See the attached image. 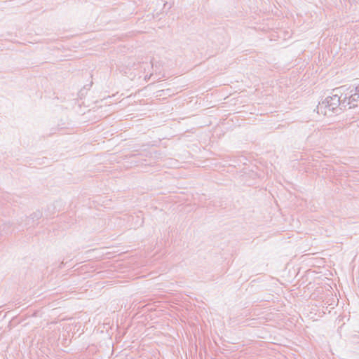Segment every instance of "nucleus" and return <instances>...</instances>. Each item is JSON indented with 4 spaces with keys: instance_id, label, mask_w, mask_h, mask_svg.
<instances>
[{
    "instance_id": "1",
    "label": "nucleus",
    "mask_w": 359,
    "mask_h": 359,
    "mask_svg": "<svg viewBox=\"0 0 359 359\" xmlns=\"http://www.w3.org/2000/svg\"><path fill=\"white\" fill-rule=\"evenodd\" d=\"M344 87L336 88L332 90L331 95L327 97L323 101L319 102L317 106V112L325 116H332L334 113H338V111L346 107L345 97L341 100L340 95H342Z\"/></svg>"
},
{
    "instance_id": "2",
    "label": "nucleus",
    "mask_w": 359,
    "mask_h": 359,
    "mask_svg": "<svg viewBox=\"0 0 359 359\" xmlns=\"http://www.w3.org/2000/svg\"><path fill=\"white\" fill-rule=\"evenodd\" d=\"M359 98V93H355L353 94H351L349 97L348 98V101L346 100V104L349 105L351 104L352 102H355Z\"/></svg>"
},
{
    "instance_id": "3",
    "label": "nucleus",
    "mask_w": 359,
    "mask_h": 359,
    "mask_svg": "<svg viewBox=\"0 0 359 359\" xmlns=\"http://www.w3.org/2000/svg\"><path fill=\"white\" fill-rule=\"evenodd\" d=\"M30 217L32 220L39 219L41 217V214L39 212H34Z\"/></svg>"
},
{
    "instance_id": "4",
    "label": "nucleus",
    "mask_w": 359,
    "mask_h": 359,
    "mask_svg": "<svg viewBox=\"0 0 359 359\" xmlns=\"http://www.w3.org/2000/svg\"><path fill=\"white\" fill-rule=\"evenodd\" d=\"M7 224H4L2 225V231H4L5 233H8V231L7 229H6V228L7 227Z\"/></svg>"
},
{
    "instance_id": "5",
    "label": "nucleus",
    "mask_w": 359,
    "mask_h": 359,
    "mask_svg": "<svg viewBox=\"0 0 359 359\" xmlns=\"http://www.w3.org/2000/svg\"><path fill=\"white\" fill-rule=\"evenodd\" d=\"M355 93H359V86L355 88Z\"/></svg>"
}]
</instances>
